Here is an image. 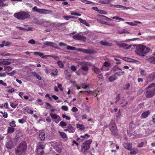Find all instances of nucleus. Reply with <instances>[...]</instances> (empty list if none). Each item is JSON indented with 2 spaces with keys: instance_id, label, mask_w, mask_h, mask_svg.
<instances>
[{
  "instance_id": "obj_58",
  "label": "nucleus",
  "mask_w": 155,
  "mask_h": 155,
  "mask_svg": "<svg viewBox=\"0 0 155 155\" xmlns=\"http://www.w3.org/2000/svg\"><path fill=\"white\" fill-rule=\"evenodd\" d=\"M61 109L65 111H67L68 110V107L66 106H62L61 107Z\"/></svg>"
},
{
  "instance_id": "obj_45",
  "label": "nucleus",
  "mask_w": 155,
  "mask_h": 155,
  "mask_svg": "<svg viewBox=\"0 0 155 155\" xmlns=\"http://www.w3.org/2000/svg\"><path fill=\"white\" fill-rule=\"evenodd\" d=\"M44 153L43 150H37V153L38 155H42Z\"/></svg>"
},
{
  "instance_id": "obj_61",
  "label": "nucleus",
  "mask_w": 155,
  "mask_h": 155,
  "mask_svg": "<svg viewBox=\"0 0 155 155\" xmlns=\"http://www.w3.org/2000/svg\"><path fill=\"white\" fill-rule=\"evenodd\" d=\"M71 111L74 112H76L78 111V109L75 107H73L71 109Z\"/></svg>"
},
{
  "instance_id": "obj_55",
  "label": "nucleus",
  "mask_w": 155,
  "mask_h": 155,
  "mask_svg": "<svg viewBox=\"0 0 155 155\" xmlns=\"http://www.w3.org/2000/svg\"><path fill=\"white\" fill-rule=\"evenodd\" d=\"M90 137V135H88L87 134H85L83 136H81L80 137L84 139L86 137L88 138Z\"/></svg>"
},
{
  "instance_id": "obj_1",
  "label": "nucleus",
  "mask_w": 155,
  "mask_h": 155,
  "mask_svg": "<svg viewBox=\"0 0 155 155\" xmlns=\"http://www.w3.org/2000/svg\"><path fill=\"white\" fill-rule=\"evenodd\" d=\"M150 50V49L146 46L140 45L136 47L135 52L138 55L143 57L149 52Z\"/></svg>"
},
{
  "instance_id": "obj_15",
  "label": "nucleus",
  "mask_w": 155,
  "mask_h": 155,
  "mask_svg": "<svg viewBox=\"0 0 155 155\" xmlns=\"http://www.w3.org/2000/svg\"><path fill=\"white\" fill-rule=\"evenodd\" d=\"M111 6H114V7H116L117 8H120L122 9V10H127L128 9H130L131 8L130 7H126L124 6H123L121 5H111Z\"/></svg>"
},
{
  "instance_id": "obj_59",
  "label": "nucleus",
  "mask_w": 155,
  "mask_h": 155,
  "mask_svg": "<svg viewBox=\"0 0 155 155\" xmlns=\"http://www.w3.org/2000/svg\"><path fill=\"white\" fill-rule=\"evenodd\" d=\"M140 73L143 76H145L147 74V73L143 70H141L140 71Z\"/></svg>"
},
{
  "instance_id": "obj_60",
  "label": "nucleus",
  "mask_w": 155,
  "mask_h": 155,
  "mask_svg": "<svg viewBox=\"0 0 155 155\" xmlns=\"http://www.w3.org/2000/svg\"><path fill=\"white\" fill-rule=\"evenodd\" d=\"M71 69L74 72L76 71L77 70L76 67L74 65H72L71 67Z\"/></svg>"
},
{
  "instance_id": "obj_2",
  "label": "nucleus",
  "mask_w": 155,
  "mask_h": 155,
  "mask_svg": "<svg viewBox=\"0 0 155 155\" xmlns=\"http://www.w3.org/2000/svg\"><path fill=\"white\" fill-rule=\"evenodd\" d=\"M27 145L25 142L24 141L20 143L15 149V154L17 155H21L27 149Z\"/></svg>"
},
{
  "instance_id": "obj_36",
  "label": "nucleus",
  "mask_w": 155,
  "mask_h": 155,
  "mask_svg": "<svg viewBox=\"0 0 155 155\" xmlns=\"http://www.w3.org/2000/svg\"><path fill=\"white\" fill-rule=\"evenodd\" d=\"M81 1L85 4H94V3L90 2V1H87L86 0H81Z\"/></svg>"
},
{
  "instance_id": "obj_51",
  "label": "nucleus",
  "mask_w": 155,
  "mask_h": 155,
  "mask_svg": "<svg viewBox=\"0 0 155 155\" xmlns=\"http://www.w3.org/2000/svg\"><path fill=\"white\" fill-rule=\"evenodd\" d=\"M28 42L31 44H34L35 43V41L33 39L29 40Z\"/></svg>"
},
{
  "instance_id": "obj_31",
  "label": "nucleus",
  "mask_w": 155,
  "mask_h": 155,
  "mask_svg": "<svg viewBox=\"0 0 155 155\" xmlns=\"http://www.w3.org/2000/svg\"><path fill=\"white\" fill-rule=\"evenodd\" d=\"M18 104V103L16 101L14 102H10V106L12 107L13 108H15Z\"/></svg>"
},
{
  "instance_id": "obj_63",
  "label": "nucleus",
  "mask_w": 155,
  "mask_h": 155,
  "mask_svg": "<svg viewBox=\"0 0 155 155\" xmlns=\"http://www.w3.org/2000/svg\"><path fill=\"white\" fill-rule=\"evenodd\" d=\"M130 84L129 83H128L127 84L125 85V89L126 90H129V89Z\"/></svg>"
},
{
  "instance_id": "obj_22",
  "label": "nucleus",
  "mask_w": 155,
  "mask_h": 155,
  "mask_svg": "<svg viewBox=\"0 0 155 155\" xmlns=\"http://www.w3.org/2000/svg\"><path fill=\"white\" fill-rule=\"evenodd\" d=\"M32 11L34 12H36L39 13L41 14L42 9L38 8L37 6L34 7L32 8Z\"/></svg>"
},
{
  "instance_id": "obj_34",
  "label": "nucleus",
  "mask_w": 155,
  "mask_h": 155,
  "mask_svg": "<svg viewBox=\"0 0 155 155\" xmlns=\"http://www.w3.org/2000/svg\"><path fill=\"white\" fill-rule=\"evenodd\" d=\"M33 75L37 78L39 80H41V77L38 74H37L35 72H32Z\"/></svg>"
},
{
  "instance_id": "obj_26",
  "label": "nucleus",
  "mask_w": 155,
  "mask_h": 155,
  "mask_svg": "<svg viewBox=\"0 0 155 155\" xmlns=\"http://www.w3.org/2000/svg\"><path fill=\"white\" fill-rule=\"evenodd\" d=\"M130 152V154L131 155H135L138 153V150L136 148L132 149Z\"/></svg>"
},
{
  "instance_id": "obj_14",
  "label": "nucleus",
  "mask_w": 155,
  "mask_h": 155,
  "mask_svg": "<svg viewBox=\"0 0 155 155\" xmlns=\"http://www.w3.org/2000/svg\"><path fill=\"white\" fill-rule=\"evenodd\" d=\"M123 146L124 147L126 148L127 149L129 150H131L132 149V144L127 143H124Z\"/></svg>"
},
{
  "instance_id": "obj_13",
  "label": "nucleus",
  "mask_w": 155,
  "mask_h": 155,
  "mask_svg": "<svg viewBox=\"0 0 155 155\" xmlns=\"http://www.w3.org/2000/svg\"><path fill=\"white\" fill-rule=\"evenodd\" d=\"M87 54H92L94 53V51L90 49H82L81 51Z\"/></svg>"
},
{
  "instance_id": "obj_48",
  "label": "nucleus",
  "mask_w": 155,
  "mask_h": 155,
  "mask_svg": "<svg viewBox=\"0 0 155 155\" xmlns=\"http://www.w3.org/2000/svg\"><path fill=\"white\" fill-rule=\"evenodd\" d=\"M2 44H4V45L5 46H7L10 45L11 43L10 42H5V41H3L2 42Z\"/></svg>"
},
{
  "instance_id": "obj_21",
  "label": "nucleus",
  "mask_w": 155,
  "mask_h": 155,
  "mask_svg": "<svg viewBox=\"0 0 155 155\" xmlns=\"http://www.w3.org/2000/svg\"><path fill=\"white\" fill-rule=\"evenodd\" d=\"M99 43L102 45L106 46H110L112 45L111 43H109L107 41H101Z\"/></svg>"
},
{
  "instance_id": "obj_40",
  "label": "nucleus",
  "mask_w": 155,
  "mask_h": 155,
  "mask_svg": "<svg viewBox=\"0 0 155 155\" xmlns=\"http://www.w3.org/2000/svg\"><path fill=\"white\" fill-rule=\"evenodd\" d=\"M50 115L51 117L54 120L59 116V115H58L55 114H54L52 113H50Z\"/></svg>"
},
{
  "instance_id": "obj_50",
  "label": "nucleus",
  "mask_w": 155,
  "mask_h": 155,
  "mask_svg": "<svg viewBox=\"0 0 155 155\" xmlns=\"http://www.w3.org/2000/svg\"><path fill=\"white\" fill-rule=\"evenodd\" d=\"M62 117L63 118H65L67 120H69L71 119V117L68 116H66L64 114H63L62 115Z\"/></svg>"
},
{
  "instance_id": "obj_49",
  "label": "nucleus",
  "mask_w": 155,
  "mask_h": 155,
  "mask_svg": "<svg viewBox=\"0 0 155 155\" xmlns=\"http://www.w3.org/2000/svg\"><path fill=\"white\" fill-rule=\"evenodd\" d=\"M61 120V119L60 117L59 116L57 118L54 120V122L58 124L59 122Z\"/></svg>"
},
{
  "instance_id": "obj_62",
  "label": "nucleus",
  "mask_w": 155,
  "mask_h": 155,
  "mask_svg": "<svg viewBox=\"0 0 155 155\" xmlns=\"http://www.w3.org/2000/svg\"><path fill=\"white\" fill-rule=\"evenodd\" d=\"M18 122L20 123L23 124L25 122V120L23 119H20L18 120Z\"/></svg>"
},
{
  "instance_id": "obj_29",
  "label": "nucleus",
  "mask_w": 155,
  "mask_h": 155,
  "mask_svg": "<svg viewBox=\"0 0 155 155\" xmlns=\"http://www.w3.org/2000/svg\"><path fill=\"white\" fill-rule=\"evenodd\" d=\"M16 28H17L19 29L20 30H25V31H30L32 30L31 28L30 27H28L27 29H26L24 28H23L21 27H19V26H16Z\"/></svg>"
},
{
  "instance_id": "obj_25",
  "label": "nucleus",
  "mask_w": 155,
  "mask_h": 155,
  "mask_svg": "<svg viewBox=\"0 0 155 155\" xmlns=\"http://www.w3.org/2000/svg\"><path fill=\"white\" fill-rule=\"evenodd\" d=\"M149 113L150 112L148 111H145L142 114L141 116L143 118H145L148 117Z\"/></svg>"
},
{
  "instance_id": "obj_9",
  "label": "nucleus",
  "mask_w": 155,
  "mask_h": 155,
  "mask_svg": "<svg viewBox=\"0 0 155 155\" xmlns=\"http://www.w3.org/2000/svg\"><path fill=\"white\" fill-rule=\"evenodd\" d=\"M73 38L75 40L85 41L86 38L79 34H76L73 36Z\"/></svg>"
},
{
  "instance_id": "obj_7",
  "label": "nucleus",
  "mask_w": 155,
  "mask_h": 155,
  "mask_svg": "<svg viewBox=\"0 0 155 155\" xmlns=\"http://www.w3.org/2000/svg\"><path fill=\"white\" fill-rule=\"evenodd\" d=\"M116 45L119 48H124L126 49H130L131 47L130 45L128 46V45L124 43H120L117 42L116 43Z\"/></svg>"
},
{
  "instance_id": "obj_28",
  "label": "nucleus",
  "mask_w": 155,
  "mask_h": 155,
  "mask_svg": "<svg viewBox=\"0 0 155 155\" xmlns=\"http://www.w3.org/2000/svg\"><path fill=\"white\" fill-rule=\"evenodd\" d=\"M24 109L25 111L28 113L32 114L33 113V111L32 110L30 109L28 107H26Z\"/></svg>"
},
{
  "instance_id": "obj_4",
  "label": "nucleus",
  "mask_w": 155,
  "mask_h": 155,
  "mask_svg": "<svg viewBox=\"0 0 155 155\" xmlns=\"http://www.w3.org/2000/svg\"><path fill=\"white\" fill-rule=\"evenodd\" d=\"M14 16L17 19L24 20L29 18L30 15L27 12H21L15 13Z\"/></svg>"
},
{
  "instance_id": "obj_12",
  "label": "nucleus",
  "mask_w": 155,
  "mask_h": 155,
  "mask_svg": "<svg viewBox=\"0 0 155 155\" xmlns=\"http://www.w3.org/2000/svg\"><path fill=\"white\" fill-rule=\"evenodd\" d=\"M39 137L41 140L43 141L45 138V133L43 130H41L39 132Z\"/></svg>"
},
{
  "instance_id": "obj_46",
  "label": "nucleus",
  "mask_w": 155,
  "mask_h": 155,
  "mask_svg": "<svg viewBox=\"0 0 155 155\" xmlns=\"http://www.w3.org/2000/svg\"><path fill=\"white\" fill-rule=\"evenodd\" d=\"M0 113L3 115V116L4 118H6L7 117L8 114L6 112H5L3 113L2 111H0Z\"/></svg>"
},
{
  "instance_id": "obj_3",
  "label": "nucleus",
  "mask_w": 155,
  "mask_h": 155,
  "mask_svg": "<svg viewBox=\"0 0 155 155\" xmlns=\"http://www.w3.org/2000/svg\"><path fill=\"white\" fill-rule=\"evenodd\" d=\"M148 90L146 91L145 95L146 97L150 98L155 94V84L152 83L146 88Z\"/></svg>"
},
{
  "instance_id": "obj_11",
  "label": "nucleus",
  "mask_w": 155,
  "mask_h": 155,
  "mask_svg": "<svg viewBox=\"0 0 155 155\" xmlns=\"http://www.w3.org/2000/svg\"><path fill=\"white\" fill-rule=\"evenodd\" d=\"M88 70V67L87 65L82 66L79 69V70H78V71L76 73L78 75H79L80 73L79 72V71H81V70H82L85 72H87Z\"/></svg>"
},
{
  "instance_id": "obj_44",
  "label": "nucleus",
  "mask_w": 155,
  "mask_h": 155,
  "mask_svg": "<svg viewBox=\"0 0 155 155\" xmlns=\"http://www.w3.org/2000/svg\"><path fill=\"white\" fill-rule=\"evenodd\" d=\"M63 18L66 20H68L70 18H74V17L71 16H64Z\"/></svg>"
},
{
  "instance_id": "obj_37",
  "label": "nucleus",
  "mask_w": 155,
  "mask_h": 155,
  "mask_svg": "<svg viewBox=\"0 0 155 155\" xmlns=\"http://www.w3.org/2000/svg\"><path fill=\"white\" fill-rule=\"evenodd\" d=\"M5 0H0V7H4L7 6L8 5L7 4H5L3 3V2H5Z\"/></svg>"
},
{
  "instance_id": "obj_64",
  "label": "nucleus",
  "mask_w": 155,
  "mask_h": 155,
  "mask_svg": "<svg viewBox=\"0 0 155 155\" xmlns=\"http://www.w3.org/2000/svg\"><path fill=\"white\" fill-rule=\"evenodd\" d=\"M69 130V132L70 133H74V132L75 130L74 128L73 127L71 128Z\"/></svg>"
},
{
  "instance_id": "obj_6",
  "label": "nucleus",
  "mask_w": 155,
  "mask_h": 155,
  "mask_svg": "<svg viewBox=\"0 0 155 155\" xmlns=\"http://www.w3.org/2000/svg\"><path fill=\"white\" fill-rule=\"evenodd\" d=\"M110 130L111 132L114 134H116L117 132V129L114 122L113 120H111L109 125Z\"/></svg>"
},
{
  "instance_id": "obj_35",
  "label": "nucleus",
  "mask_w": 155,
  "mask_h": 155,
  "mask_svg": "<svg viewBox=\"0 0 155 155\" xmlns=\"http://www.w3.org/2000/svg\"><path fill=\"white\" fill-rule=\"evenodd\" d=\"M118 33L120 34H122L123 33H127L129 34L130 32L127 31L125 29H123L121 31H118L117 32Z\"/></svg>"
},
{
  "instance_id": "obj_56",
  "label": "nucleus",
  "mask_w": 155,
  "mask_h": 155,
  "mask_svg": "<svg viewBox=\"0 0 155 155\" xmlns=\"http://www.w3.org/2000/svg\"><path fill=\"white\" fill-rule=\"evenodd\" d=\"M125 23L131 26H135L137 25V24L134 23L132 22H125Z\"/></svg>"
},
{
  "instance_id": "obj_41",
  "label": "nucleus",
  "mask_w": 155,
  "mask_h": 155,
  "mask_svg": "<svg viewBox=\"0 0 155 155\" xmlns=\"http://www.w3.org/2000/svg\"><path fill=\"white\" fill-rule=\"evenodd\" d=\"M66 49L68 50H75L76 49L75 47H72L69 45H67L66 47Z\"/></svg>"
},
{
  "instance_id": "obj_53",
  "label": "nucleus",
  "mask_w": 155,
  "mask_h": 155,
  "mask_svg": "<svg viewBox=\"0 0 155 155\" xmlns=\"http://www.w3.org/2000/svg\"><path fill=\"white\" fill-rule=\"evenodd\" d=\"M45 146L42 144H40L38 146V150H43L45 148Z\"/></svg>"
},
{
  "instance_id": "obj_39",
  "label": "nucleus",
  "mask_w": 155,
  "mask_h": 155,
  "mask_svg": "<svg viewBox=\"0 0 155 155\" xmlns=\"http://www.w3.org/2000/svg\"><path fill=\"white\" fill-rule=\"evenodd\" d=\"M15 123V121L14 120H13L9 123V124L10 126L12 127H15L16 126V125Z\"/></svg>"
},
{
  "instance_id": "obj_18",
  "label": "nucleus",
  "mask_w": 155,
  "mask_h": 155,
  "mask_svg": "<svg viewBox=\"0 0 155 155\" xmlns=\"http://www.w3.org/2000/svg\"><path fill=\"white\" fill-rule=\"evenodd\" d=\"M92 69L94 70L95 73L96 74H99L100 73V69L94 65L93 66Z\"/></svg>"
},
{
  "instance_id": "obj_23",
  "label": "nucleus",
  "mask_w": 155,
  "mask_h": 155,
  "mask_svg": "<svg viewBox=\"0 0 155 155\" xmlns=\"http://www.w3.org/2000/svg\"><path fill=\"white\" fill-rule=\"evenodd\" d=\"M51 13L52 12L50 10L42 9L41 14H51Z\"/></svg>"
},
{
  "instance_id": "obj_32",
  "label": "nucleus",
  "mask_w": 155,
  "mask_h": 155,
  "mask_svg": "<svg viewBox=\"0 0 155 155\" xmlns=\"http://www.w3.org/2000/svg\"><path fill=\"white\" fill-rule=\"evenodd\" d=\"M148 60L150 63L155 64V57H150Z\"/></svg>"
},
{
  "instance_id": "obj_24",
  "label": "nucleus",
  "mask_w": 155,
  "mask_h": 155,
  "mask_svg": "<svg viewBox=\"0 0 155 155\" xmlns=\"http://www.w3.org/2000/svg\"><path fill=\"white\" fill-rule=\"evenodd\" d=\"M110 64L109 62L107 61H105L103 65L101 68V69L102 71H105V69H104V67H108L110 66Z\"/></svg>"
},
{
  "instance_id": "obj_27",
  "label": "nucleus",
  "mask_w": 155,
  "mask_h": 155,
  "mask_svg": "<svg viewBox=\"0 0 155 155\" xmlns=\"http://www.w3.org/2000/svg\"><path fill=\"white\" fill-rule=\"evenodd\" d=\"M15 131L14 128L12 127H8V128L7 133L8 134H11Z\"/></svg>"
},
{
  "instance_id": "obj_16",
  "label": "nucleus",
  "mask_w": 155,
  "mask_h": 155,
  "mask_svg": "<svg viewBox=\"0 0 155 155\" xmlns=\"http://www.w3.org/2000/svg\"><path fill=\"white\" fill-rule=\"evenodd\" d=\"M117 78V76L114 74L110 76L108 78V80L109 82H112L116 80Z\"/></svg>"
},
{
  "instance_id": "obj_33",
  "label": "nucleus",
  "mask_w": 155,
  "mask_h": 155,
  "mask_svg": "<svg viewBox=\"0 0 155 155\" xmlns=\"http://www.w3.org/2000/svg\"><path fill=\"white\" fill-rule=\"evenodd\" d=\"M77 128H79L80 130H84L85 129L84 126L82 124H76Z\"/></svg>"
},
{
  "instance_id": "obj_54",
  "label": "nucleus",
  "mask_w": 155,
  "mask_h": 155,
  "mask_svg": "<svg viewBox=\"0 0 155 155\" xmlns=\"http://www.w3.org/2000/svg\"><path fill=\"white\" fill-rule=\"evenodd\" d=\"M59 124L61 126H64L67 125V124L64 122L61 121L60 122Z\"/></svg>"
},
{
  "instance_id": "obj_17",
  "label": "nucleus",
  "mask_w": 155,
  "mask_h": 155,
  "mask_svg": "<svg viewBox=\"0 0 155 155\" xmlns=\"http://www.w3.org/2000/svg\"><path fill=\"white\" fill-rule=\"evenodd\" d=\"M98 17L102 20H105L107 21L112 20V19L110 18L107 17L102 15H98Z\"/></svg>"
},
{
  "instance_id": "obj_19",
  "label": "nucleus",
  "mask_w": 155,
  "mask_h": 155,
  "mask_svg": "<svg viewBox=\"0 0 155 155\" xmlns=\"http://www.w3.org/2000/svg\"><path fill=\"white\" fill-rule=\"evenodd\" d=\"M8 59H5L2 61L1 62V64L3 65H8L10 64L11 63V62L10 61H8Z\"/></svg>"
},
{
  "instance_id": "obj_38",
  "label": "nucleus",
  "mask_w": 155,
  "mask_h": 155,
  "mask_svg": "<svg viewBox=\"0 0 155 155\" xmlns=\"http://www.w3.org/2000/svg\"><path fill=\"white\" fill-rule=\"evenodd\" d=\"M12 68L9 66H8L5 67L4 69V70L8 71V73H9V72L11 71L12 70Z\"/></svg>"
},
{
  "instance_id": "obj_20",
  "label": "nucleus",
  "mask_w": 155,
  "mask_h": 155,
  "mask_svg": "<svg viewBox=\"0 0 155 155\" xmlns=\"http://www.w3.org/2000/svg\"><path fill=\"white\" fill-rule=\"evenodd\" d=\"M96 91H80V93H84V92H87V95H88L90 94H92L93 95H94L95 97L97 96V94L96 93H95Z\"/></svg>"
},
{
  "instance_id": "obj_43",
  "label": "nucleus",
  "mask_w": 155,
  "mask_h": 155,
  "mask_svg": "<svg viewBox=\"0 0 155 155\" xmlns=\"http://www.w3.org/2000/svg\"><path fill=\"white\" fill-rule=\"evenodd\" d=\"M149 77L151 80H153L155 78V73H151L149 75Z\"/></svg>"
},
{
  "instance_id": "obj_57",
  "label": "nucleus",
  "mask_w": 155,
  "mask_h": 155,
  "mask_svg": "<svg viewBox=\"0 0 155 155\" xmlns=\"http://www.w3.org/2000/svg\"><path fill=\"white\" fill-rule=\"evenodd\" d=\"M124 73V71L122 72H118L116 73L115 74L116 75H117L119 76H121Z\"/></svg>"
},
{
  "instance_id": "obj_52",
  "label": "nucleus",
  "mask_w": 155,
  "mask_h": 155,
  "mask_svg": "<svg viewBox=\"0 0 155 155\" xmlns=\"http://www.w3.org/2000/svg\"><path fill=\"white\" fill-rule=\"evenodd\" d=\"M56 150L57 151L58 153H61L62 149L61 147H56Z\"/></svg>"
},
{
  "instance_id": "obj_8",
  "label": "nucleus",
  "mask_w": 155,
  "mask_h": 155,
  "mask_svg": "<svg viewBox=\"0 0 155 155\" xmlns=\"http://www.w3.org/2000/svg\"><path fill=\"white\" fill-rule=\"evenodd\" d=\"M43 44L47 46H50L58 49H59V48L55 43L51 41H46L44 42Z\"/></svg>"
},
{
  "instance_id": "obj_42",
  "label": "nucleus",
  "mask_w": 155,
  "mask_h": 155,
  "mask_svg": "<svg viewBox=\"0 0 155 155\" xmlns=\"http://www.w3.org/2000/svg\"><path fill=\"white\" fill-rule=\"evenodd\" d=\"M60 136L63 138H65L67 137V135L65 133L59 132Z\"/></svg>"
},
{
  "instance_id": "obj_5",
  "label": "nucleus",
  "mask_w": 155,
  "mask_h": 155,
  "mask_svg": "<svg viewBox=\"0 0 155 155\" xmlns=\"http://www.w3.org/2000/svg\"><path fill=\"white\" fill-rule=\"evenodd\" d=\"M92 142L91 139L88 140L84 142L81 145V151L84 153L86 151L88 150L90 147V145Z\"/></svg>"
},
{
  "instance_id": "obj_47",
  "label": "nucleus",
  "mask_w": 155,
  "mask_h": 155,
  "mask_svg": "<svg viewBox=\"0 0 155 155\" xmlns=\"http://www.w3.org/2000/svg\"><path fill=\"white\" fill-rule=\"evenodd\" d=\"M57 64L59 66L60 68H63L64 66V64L62 62L60 61H59L57 62Z\"/></svg>"
},
{
  "instance_id": "obj_30",
  "label": "nucleus",
  "mask_w": 155,
  "mask_h": 155,
  "mask_svg": "<svg viewBox=\"0 0 155 155\" xmlns=\"http://www.w3.org/2000/svg\"><path fill=\"white\" fill-rule=\"evenodd\" d=\"M78 20L84 24L86 26H89V24L86 21V20H83L81 18H79Z\"/></svg>"
},
{
  "instance_id": "obj_10",
  "label": "nucleus",
  "mask_w": 155,
  "mask_h": 155,
  "mask_svg": "<svg viewBox=\"0 0 155 155\" xmlns=\"http://www.w3.org/2000/svg\"><path fill=\"white\" fill-rule=\"evenodd\" d=\"M5 146L8 149H11L14 147V144L12 141H8L5 144Z\"/></svg>"
}]
</instances>
